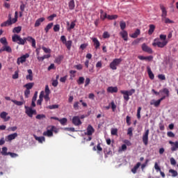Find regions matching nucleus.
<instances>
[{
    "instance_id": "nucleus-32",
    "label": "nucleus",
    "mask_w": 178,
    "mask_h": 178,
    "mask_svg": "<svg viewBox=\"0 0 178 178\" xmlns=\"http://www.w3.org/2000/svg\"><path fill=\"white\" fill-rule=\"evenodd\" d=\"M100 18L102 20H105V19H108V15L106 13L104 12V10H100Z\"/></svg>"
},
{
    "instance_id": "nucleus-17",
    "label": "nucleus",
    "mask_w": 178,
    "mask_h": 178,
    "mask_svg": "<svg viewBox=\"0 0 178 178\" xmlns=\"http://www.w3.org/2000/svg\"><path fill=\"white\" fill-rule=\"evenodd\" d=\"M92 41L95 45V49H98L99 47L101 46V43L99 42V40L97 38H92Z\"/></svg>"
},
{
    "instance_id": "nucleus-36",
    "label": "nucleus",
    "mask_w": 178,
    "mask_h": 178,
    "mask_svg": "<svg viewBox=\"0 0 178 178\" xmlns=\"http://www.w3.org/2000/svg\"><path fill=\"white\" fill-rule=\"evenodd\" d=\"M24 87L25 88H26V90H31V88H33V87H34V83H28L25 84L24 86Z\"/></svg>"
},
{
    "instance_id": "nucleus-50",
    "label": "nucleus",
    "mask_w": 178,
    "mask_h": 178,
    "mask_svg": "<svg viewBox=\"0 0 178 178\" xmlns=\"http://www.w3.org/2000/svg\"><path fill=\"white\" fill-rule=\"evenodd\" d=\"M126 122H127V126H130V124H131V118L127 115L126 118Z\"/></svg>"
},
{
    "instance_id": "nucleus-51",
    "label": "nucleus",
    "mask_w": 178,
    "mask_h": 178,
    "mask_svg": "<svg viewBox=\"0 0 178 178\" xmlns=\"http://www.w3.org/2000/svg\"><path fill=\"white\" fill-rule=\"evenodd\" d=\"M47 108H48V109H58V108H59V105L53 104V105L49 106Z\"/></svg>"
},
{
    "instance_id": "nucleus-29",
    "label": "nucleus",
    "mask_w": 178,
    "mask_h": 178,
    "mask_svg": "<svg viewBox=\"0 0 178 178\" xmlns=\"http://www.w3.org/2000/svg\"><path fill=\"white\" fill-rule=\"evenodd\" d=\"M35 140H36V141H38V143H40V144H42V143H44V141H45V137L44 136H34Z\"/></svg>"
},
{
    "instance_id": "nucleus-10",
    "label": "nucleus",
    "mask_w": 178,
    "mask_h": 178,
    "mask_svg": "<svg viewBox=\"0 0 178 178\" xmlns=\"http://www.w3.org/2000/svg\"><path fill=\"white\" fill-rule=\"evenodd\" d=\"M72 123L74 126H80L81 124V120L79 116H74L72 118Z\"/></svg>"
},
{
    "instance_id": "nucleus-56",
    "label": "nucleus",
    "mask_w": 178,
    "mask_h": 178,
    "mask_svg": "<svg viewBox=\"0 0 178 178\" xmlns=\"http://www.w3.org/2000/svg\"><path fill=\"white\" fill-rule=\"evenodd\" d=\"M8 131H16L17 130V127L16 126L14 127H10L8 128Z\"/></svg>"
},
{
    "instance_id": "nucleus-19",
    "label": "nucleus",
    "mask_w": 178,
    "mask_h": 178,
    "mask_svg": "<svg viewBox=\"0 0 178 178\" xmlns=\"http://www.w3.org/2000/svg\"><path fill=\"white\" fill-rule=\"evenodd\" d=\"M120 92L124 95L123 98L124 101H126L127 102H129V99H130V97L129 95V93H127V90H120Z\"/></svg>"
},
{
    "instance_id": "nucleus-23",
    "label": "nucleus",
    "mask_w": 178,
    "mask_h": 178,
    "mask_svg": "<svg viewBox=\"0 0 178 178\" xmlns=\"http://www.w3.org/2000/svg\"><path fill=\"white\" fill-rule=\"evenodd\" d=\"M44 20H45V18H44V17H40V18L38 19L35 21V27H40V26H41V24L42 23V22H44Z\"/></svg>"
},
{
    "instance_id": "nucleus-55",
    "label": "nucleus",
    "mask_w": 178,
    "mask_h": 178,
    "mask_svg": "<svg viewBox=\"0 0 178 178\" xmlns=\"http://www.w3.org/2000/svg\"><path fill=\"white\" fill-rule=\"evenodd\" d=\"M44 94H51V90H49V86L48 85L45 86V89H44Z\"/></svg>"
},
{
    "instance_id": "nucleus-8",
    "label": "nucleus",
    "mask_w": 178,
    "mask_h": 178,
    "mask_svg": "<svg viewBox=\"0 0 178 178\" xmlns=\"http://www.w3.org/2000/svg\"><path fill=\"white\" fill-rule=\"evenodd\" d=\"M3 51L8 52V54H12V47L8 44H5L2 47V48L0 49V54Z\"/></svg>"
},
{
    "instance_id": "nucleus-11",
    "label": "nucleus",
    "mask_w": 178,
    "mask_h": 178,
    "mask_svg": "<svg viewBox=\"0 0 178 178\" xmlns=\"http://www.w3.org/2000/svg\"><path fill=\"white\" fill-rule=\"evenodd\" d=\"M142 49L144 52H147V54H152L153 51L151 47H148L145 43L142 44Z\"/></svg>"
},
{
    "instance_id": "nucleus-40",
    "label": "nucleus",
    "mask_w": 178,
    "mask_h": 178,
    "mask_svg": "<svg viewBox=\"0 0 178 178\" xmlns=\"http://www.w3.org/2000/svg\"><path fill=\"white\" fill-rule=\"evenodd\" d=\"M169 173L171 174L172 177H177V175H178L177 171H176L173 169H170Z\"/></svg>"
},
{
    "instance_id": "nucleus-22",
    "label": "nucleus",
    "mask_w": 178,
    "mask_h": 178,
    "mask_svg": "<svg viewBox=\"0 0 178 178\" xmlns=\"http://www.w3.org/2000/svg\"><path fill=\"white\" fill-rule=\"evenodd\" d=\"M44 91H41L39 95V99L37 101V105H42L44 98Z\"/></svg>"
},
{
    "instance_id": "nucleus-18",
    "label": "nucleus",
    "mask_w": 178,
    "mask_h": 178,
    "mask_svg": "<svg viewBox=\"0 0 178 178\" xmlns=\"http://www.w3.org/2000/svg\"><path fill=\"white\" fill-rule=\"evenodd\" d=\"M147 70L149 79L154 80V79H155V75L154 74V72H152V70H151V67L149 66L147 67Z\"/></svg>"
},
{
    "instance_id": "nucleus-33",
    "label": "nucleus",
    "mask_w": 178,
    "mask_h": 178,
    "mask_svg": "<svg viewBox=\"0 0 178 178\" xmlns=\"http://www.w3.org/2000/svg\"><path fill=\"white\" fill-rule=\"evenodd\" d=\"M8 26H12V21L8 19L1 24V27H8Z\"/></svg>"
},
{
    "instance_id": "nucleus-34",
    "label": "nucleus",
    "mask_w": 178,
    "mask_h": 178,
    "mask_svg": "<svg viewBox=\"0 0 178 178\" xmlns=\"http://www.w3.org/2000/svg\"><path fill=\"white\" fill-rule=\"evenodd\" d=\"M73 43V42L72 40H68L66 42L64 43V44L65 45V47H67V49L68 51H70V49H72V44Z\"/></svg>"
},
{
    "instance_id": "nucleus-12",
    "label": "nucleus",
    "mask_w": 178,
    "mask_h": 178,
    "mask_svg": "<svg viewBox=\"0 0 178 178\" xmlns=\"http://www.w3.org/2000/svg\"><path fill=\"white\" fill-rule=\"evenodd\" d=\"M31 42L33 48H35V39H34L33 37L28 36L27 38H25V42Z\"/></svg>"
},
{
    "instance_id": "nucleus-46",
    "label": "nucleus",
    "mask_w": 178,
    "mask_h": 178,
    "mask_svg": "<svg viewBox=\"0 0 178 178\" xmlns=\"http://www.w3.org/2000/svg\"><path fill=\"white\" fill-rule=\"evenodd\" d=\"M45 118H47V116L44 114H38L36 115L38 120H42V119H45Z\"/></svg>"
},
{
    "instance_id": "nucleus-6",
    "label": "nucleus",
    "mask_w": 178,
    "mask_h": 178,
    "mask_svg": "<svg viewBox=\"0 0 178 178\" xmlns=\"http://www.w3.org/2000/svg\"><path fill=\"white\" fill-rule=\"evenodd\" d=\"M29 57H30V55L29 54H26L22 56L21 57H19L17 59V64L20 65V63H24V62H26L27 58H29Z\"/></svg>"
},
{
    "instance_id": "nucleus-4",
    "label": "nucleus",
    "mask_w": 178,
    "mask_h": 178,
    "mask_svg": "<svg viewBox=\"0 0 178 178\" xmlns=\"http://www.w3.org/2000/svg\"><path fill=\"white\" fill-rule=\"evenodd\" d=\"M25 113H26L29 118H33V115H37V111L33 110L31 107H28L27 106H25Z\"/></svg>"
},
{
    "instance_id": "nucleus-52",
    "label": "nucleus",
    "mask_w": 178,
    "mask_h": 178,
    "mask_svg": "<svg viewBox=\"0 0 178 178\" xmlns=\"http://www.w3.org/2000/svg\"><path fill=\"white\" fill-rule=\"evenodd\" d=\"M140 113H141V107H138V110H137V115H136L138 119H141V114Z\"/></svg>"
},
{
    "instance_id": "nucleus-16",
    "label": "nucleus",
    "mask_w": 178,
    "mask_h": 178,
    "mask_svg": "<svg viewBox=\"0 0 178 178\" xmlns=\"http://www.w3.org/2000/svg\"><path fill=\"white\" fill-rule=\"evenodd\" d=\"M160 8L162 12L161 17H162V19H165L166 17V16H168V11H166V8L162 4L160 5Z\"/></svg>"
},
{
    "instance_id": "nucleus-59",
    "label": "nucleus",
    "mask_w": 178,
    "mask_h": 178,
    "mask_svg": "<svg viewBox=\"0 0 178 178\" xmlns=\"http://www.w3.org/2000/svg\"><path fill=\"white\" fill-rule=\"evenodd\" d=\"M76 26V24L74 22H71V24L69 28H67V31H70L72 29H73Z\"/></svg>"
},
{
    "instance_id": "nucleus-63",
    "label": "nucleus",
    "mask_w": 178,
    "mask_h": 178,
    "mask_svg": "<svg viewBox=\"0 0 178 178\" xmlns=\"http://www.w3.org/2000/svg\"><path fill=\"white\" fill-rule=\"evenodd\" d=\"M158 79H159V80H166V76H165V74H159L158 75Z\"/></svg>"
},
{
    "instance_id": "nucleus-26",
    "label": "nucleus",
    "mask_w": 178,
    "mask_h": 178,
    "mask_svg": "<svg viewBox=\"0 0 178 178\" xmlns=\"http://www.w3.org/2000/svg\"><path fill=\"white\" fill-rule=\"evenodd\" d=\"M154 31H155V25L154 24L149 25V31H148L149 35H152Z\"/></svg>"
},
{
    "instance_id": "nucleus-35",
    "label": "nucleus",
    "mask_w": 178,
    "mask_h": 178,
    "mask_svg": "<svg viewBox=\"0 0 178 178\" xmlns=\"http://www.w3.org/2000/svg\"><path fill=\"white\" fill-rule=\"evenodd\" d=\"M150 105H154L156 108H158V106L161 105V100H153L152 102H150Z\"/></svg>"
},
{
    "instance_id": "nucleus-2",
    "label": "nucleus",
    "mask_w": 178,
    "mask_h": 178,
    "mask_svg": "<svg viewBox=\"0 0 178 178\" xmlns=\"http://www.w3.org/2000/svg\"><path fill=\"white\" fill-rule=\"evenodd\" d=\"M12 40L13 42H17L19 45H24L26 44L25 38H22L20 35L15 34L12 36Z\"/></svg>"
},
{
    "instance_id": "nucleus-28",
    "label": "nucleus",
    "mask_w": 178,
    "mask_h": 178,
    "mask_svg": "<svg viewBox=\"0 0 178 178\" xmlns=\"http://www.w3.org/2000/svg\"><path fill=\"white\" fill-rule=\"evenodd\" d=\"M1 155L3 156H8L9 155V152H8V147H3L1 152Z\"/></svg>"
},
{
    "instance_id": "nucleus-57",
    "label": "nucleus",
    "mask_w": 178,
    "mask_h": 178,
    "mask_svg": "<svg viewBox=\"0 0 178 178\" xmlns=\"http://www.w3.org/2000/svg\"><path fill=\"white\" fill-rule=\"evenodd\" d=\"M111 136H118V129H111Z\"/></svg>"
},
{
    "instance_id": "nucleus-42",
    "label": "nucleus",
    "mask_w": 178,
    "mask_h": 178,
    "mask_svg": "<svg viewBox=\"0 0 178 178\" xmlns=\"http://www.w3.org/2000/svg\"><path fill=\"white\" fill-rule=\"evenodd\" d=\"M47 129H51V132H53V133H58V131H59L58 128H56V127H55V126H49V127H47Z\"/></svg>"
},
{
    "instance_id": "nucleus-44",
    "label": "nucleus",
    "mask_w": 178,
    "mask_h": 178,
    "mask_svg": "<svg viewBox=\"0 0 178 178\" xmlns=\"http://www.w3.org/2000/svg\"><path fill=\"white\" fill-rule=\"evenodd\" d=\"M160 92H163L166 95V97H169V89L164 88L163 90H160Z\"/></svg>"
},
{
    "instance_id": "nucleus-27",
    "label": "nucleus",
    "mask_w": 178,
    "mask_h": 178,
    "mask_svg": "<svg viewBox=\"0 0 178 178\" xmlns=\"http://www.w3.org/2000/svg\"><path fill=\"white\" fill-rule=\"evenodd\" d=\"M140 33L141 31L140 29H136V31L130 35V37L131 38H137V37L140 35Z\"/></svg>"
},
{
    "instance_id": "nucleus-30",
    "label": "nucleus",
    "mask_w": 178,
    "mask_h": 178,
    "mask_svg": "<svg viewBox=\"0 0 178 178\" xmlns=\"http://www.w3.org/2000/svg\"><path fill=\"white\" fill-rule=\"evenodd\" d=\"M63 60V56H58L55 58L54 63H57V65H60V63H62Z\"/></svg>"
},
{
    "instance_id": "nucleus-47",
    "label": "nucleus",
    "mask_w": 178,
    "mask_h": 178,
    "mask_svg": "<svg viewBox=\"0 0 178 178\" xmlns=\"http://www.w3.org/2000/svg\"><path fill=\"white\" fill-rule=\"evenodd\" d=\"M178 149V141L175 142L174 145L171 147V151H177Z\"/></svg>"
},
{
    "instance_id": "nucleus-61",
    "label": "nucleus",
    "mask_w": 178,
    "mask_h": 178,
    "mask_svg": "<svg viewBox=\"0 0 178 178\" xmlns=\"http://www.w3.org/2000/svg\"><path fill=\"white\" fill-rule=\"evenodd\" d=\"M19 9H20V12H24V9H26V4H24V3L22 2Z\"/></svg>"
},
{
    "instance_id": "nucleus-39",
    "label": "nucleus",
    "mask_w": 178,
    "mask_h": 178,
    "mask_svg": "<svg viewBox=\"0 0 178 178\" xmlns=\"http://www.w3.org/2000/svg\"><path fill=\"white\" fill-rule=\"evenodd\" d=\"M162 21L165 23V24H171L172 23H175L172 20L165 17V18H163Z\"/></svg>"
},
{
    "instance_id": "nucleus-60",
    "label": "nucleus",
    "mask_w": 178,
    "mask_h": 178,
    "mask_svg": "<svg viewBox=\"0 0 178 178\" xmlns=\"http://www.w3.org/2000/svg\"><path fill=\"white\" fill-rule=\"evenodd\" d=\"M54 17H56V14H53V15H51L50 16H49L47 17L49 22H52V20H54Z\"/></svg>"
},
{
    "instance_id": "nucleus-38",
    "label": "nucleus",
    "mask_w": 178,
    "mask_h": 178,
    "mask_svg": "<svg viewBox=\"0 0 178 178\" xmlns=\"http://www.w3.org/2000/svg\"><path fill=\"white\" fill-rule=\"evenodd\" d=\"M84 76H80L76 81V83L79 86H81V84H84Z\"/></svg>"
},
{
    "instance_id": "nucleus-53",
    "label": "nucleus",
    "mask_w": 178,
    "mask_h": 178,
    "mask_svg": "<svg viewBox=\"0 0 178 178\" xmlns=\"http://www.w3.org/2000/svg\"><path fill=\"white\" fill-rule=\"evenodd\" d=\"M154 169H155V170L158 172H161V171H162L161 170V167H159V165H158V163H154Z\"/></svg>"
},
{
    "instance_id": "nucleus-48",
    "label": "nucleus",
    "mask_w": 178,
    "mask_h": 178,
    "mask_svg": "<svg viewBox=\"0 0 178 178\" xmlns=\"http://www.w3.org/2000/svg\"><path fill=\"white\" fill-rule=\"evenodd\" d=\"M0 42L2 44L3 46L8 45V40H6V38H1L0 39Z\"/></svg>"
},
{
    "instance_id": "nucleus-49",
    "label": "nucleus",
    "mask_w": 178,
    "mask_h": 178,
    "mask_svg": "<svg viewBox=\"0 0 178 178\" xmlns=\"http://www.w3.org/2000/svg\"><path fill=\"white\" fill-rule=\"evenodd\" d=\"M107 19L108 20H115V19H118V15H107Z\"/></svg>"
},
{
    "instance_id": "nucleus-9",
    "label": "nucleus",
    "mask_w": 178,
    "mask_h": 178,
    "mask_svg": "<svg viewBox=\"0 0 178 178\" xmlns=\"http://www.w3.org/2000/svg\"><path fill=\"white\" fill-rule=\"evenodd\" d=\"M95 132V129H94V127L91 126V124H89L87 127L86 132L85 133L86 136H91L92 134H94Z\"/></svg>"
},
{
    "instance_id": "nucleus-5",
    "label": "nucleus",
    "mask_w": 178,
    "mask_h": 178,
    "mask_svg": "<svg viewBox=\"0 0 178 178\" xmlns=\"http://www.w3.org/2000/svg\"><path fill=\"white\" fill-rule=\"evenodd\" d=\"M148 136H149V129H147L143 135L142 140L144 145H148Z\"/></svg>"
},
{
    "instance_id": "nucleus-14",
    "label": "nucleus",
    "mask_w": 178,
    "mask_h": 178,
    "mask_svg": "<svg viewBox=\"0 0 178 178\" xmlns=\"http://www.w3.org/2000/svg\"><path fill=\"white\" fill-rule=\"evenodd\" d=\"M8 116V113L3 111L2 113H0V118L1 119H3L4 122H8L10 119V117Z\"/></svg>"
},
{
    "instance_id": "nucleus-13",
    "label": "nucleus",
    "mask_w": 178,
    "mask_h": 178,
    "mask_svg": "<svg viewBox=\"0 0 178 178\" xmlns=\"http://www.w3.org/2000/svg\"><path fill=\"white\" fill-rule=\"evenodd\" d=\"M120 35L122 37V38L124 40V41H127V40L129 38V33H127V31H120Z\"/></svg>"
},
{
    "instance_id": "nucleus-7",
    "label": "nucleus",
    "mask_w": 178,
    "mask_h": 178,
    "mask_svg": "<svg viewBox=\"0 0 178 178\" xmlns=\"http://www.w3.org/2000/svg\"><path fill=\"white\" fill-rule=\"evenodd\" d=\"M17 136L18 134L16 132L9 134L8 136H6V141H7V143H11L13 140L17 138Z\"/></svg>"
},
{
    "instance_id": "nucleus-1",
    "label": "nucleus",
    "mask_w": 178,
    "mask_h": 178,
    "mask_svg": "<svg viewBox=\"0 0 178 178\" xmlns=\"http://www.w3.org/2000/svg\"><path fill=\"white\" fill-rule=\"evenodd\" d=\"M159 38L162 42L159 41V39L156 38L154 40L152 46L158 47V48H165V47L168 45V41L166 40V35L161 34L160 35Z\"/></svg>"
},
{
    "instance_id": "nucleus-54",
    "label": "nucleus",
    "mask_w": 178,
    "mask_h": 178,
    "mask_svg": "<svg viewBox=\"0 0 178 178\" xmlns=\"http://www.w3.org/2000/svg\"><path fill=\"white\" fill-rule=\"evenodd\" d=\"M110 105L111 106V109H112L113 112H115L116 111V104H115V102H111Z\"/></svg>"
},
{
    "instance_id": "nucleus-43",
    "label": "nucleus",
    "mask_w": 178,
    "mask_h": 178,
    "mask_svg": "<svg viewBox=\"0 0 178 178\" xmlns=\"http://www.w3.org/2000/svg\"><path fill=\"white\" fill-rule=\"evenodd\" d=\"M120 27L122 31H125L124 29H126V22L124 21H121L120 22Z\"/></svg>"
},
{
    "instance_id": "nucleus-31",
    "label": "nucleus",
    "mask_w": 178,
    "mask_h": 178,
    "mask_svg": "<svg viewBox=\"0 0 178 178\" xmlns=\"http://www.w3.org/2000/svg\"><path fill=\"white\" fill-rule=\"evenodd\" d=\"M140 166H141V163L140 162L137 163L136 165L131 169L132 173L136 175V173H137V169H138Z\"/></svg>"
},
{
    "instance_id": "nucleus-64",
    "label": "nucleus",
    "mask_w": 178,
    "mask_h": 178,
    "mask_svg": "<svg viewBox=\"0 0 178 178\" xmlns=\"http://www.w3.org/2000/svg\"><path fill=\"white\" fill-rule=\"evenodd\" d=\"M79 102H76L74 103V109H75V111H79Z\"/></svg>"
},
{
    "instance_id": "nucleus-45",
    "label": "nucleus",
    "mask_w": 178,
    "mask_h": 178,
    "mask_svg": "<svg viewBox=\"0 0 178 178\" xmlns=\"http://www.w3.org/2000/svg\"><path fill=\"white\" fill-rule=\"evenodd\" d=\"M20 31H22V26L15 27L13 30V32L17 33V34H19V33H20Z\"/></svg>"
},
{
    "instance_id": "nucleus-3",
    "label": "nucleus",
    "mask_w": 178,
    "mask_h": 178,
    "mask_svg": "<svg viewBox=\"0 0 178 178\" xmlns=\"http://www.w3.org/2000/svg\"><path fill=\"white\" fill-rule=\"evenodd\" d=\"M122 58H115L111 63H110V68L112 70H116L118 69V66L122 63Z\"/></svg>"
},
{
    "instance_id": "nucleus-37",
    "label": "nucleus",
    "mask_w": 178,
    "mask_h": 178,
    "mask_svg": "<svg viewBox=\"0 0 178 178\" xmlns=\"http://www.w3.org/2000/svg\"><path fill=\"white\" fill-rule=\"evenodd\" d=\"M58 122H60V124H62V126H66V124L67 123V118H63L62 119H59Z\"/></svg>"
},
{
    "instance_id": "nucleus-62",
    "label": "nucleus",
    "mask_w": 178,
    "mask_h": 178,
    "mask_svg": "<svg viewBox=\"0 0 178 178\" xmlns=\"http://www.w3.org/2000/svg\"><path fill=\"white\" fill-rule=\"evenodd\" d=\"M111 37V35H109V33L108 31H105L103 33V38H109Z\"/></svg>"
},
{
    "instance_id": "nucleus-41",
    "label": "nucleus",
    "mask_w": 178,
    "mask_h": 178,
    "mask_svg": "<svg viewBox=\"0 0 178 178\" xmlns=\"http://www.w3.org/2000/svg\"><path fill=\"white\" fill-rule=\"evenodd\" d=\"M53 26H54V23H52V22L48 24L47 26L44 28V31H46V33H48L49 31V30H51V29H52Z\"/></svg>"
},
{
    "instance_id": "nucleus-58",
    "label": "nucleus",
    "mask_w": 178,
    "mask_h": 178,
    "mask_svg": "<svg viewBox=\"0 0 178 178\" xmlns=\"http://www.w3.org/2000/svg\"><path fill=\"white\" fill-rule=\"evenodd\" d=\"M59 30H60V26L59 24H56L54 26V31H55V33L59 31Z\"/></svg>"
},
{
    "instance_id": "nucleus-20",
    "label": "nucleus",
    "mask_w": 178,
    "mask_h": 178,
    "mask_svg": "<svg viewBox=\"0 0 178 178\" xmlns=\"http://www.w3.org/2000/svg\"><path fill=\"white\" fill-rule=\"evenodd\" d=\"M27 72H28V75H26V80L33 81V70L29 69L27 70Z\"/></svg>"
},
{
    "instance_id": "nucleus-15",
    "label": "nucleus",
    "mask_w": 178,
    "mask_h": 178,
    "mask_svg": "<svg viewBox=\"0 0 178 178\" xmlns=\"http://www.w3.org/2000/svg\"><path fill=\"white\" fill-rule=\"evenodd\" d=\"M13 104L15 105H17V106H22V105H24V104H26V101H24V99L23 98V96H21V102L17 101V100H11Z\"/></svg>"
},
{
    "instance_id": "nucleus-21",
    "label": "nucleus",
    "mask_w": 178,
    "mask_h": 178,
    "mask_svg": "<svg viewBox=\"0 0 178 178\" xmlns=\"http://www.w3.org/2000/svg\"><path fill=\"white\" fill-rule=\"evenodd\" d=\"M43 136L46 137H52L54 136V133L52 132L51 128H49L47 131L43 132Z\"/></svg>"
},
{
    "instance_id": "nucleus-25",
    "label": "nucleus",
    "mask_w": 178,
    "mask_h": 178,
    "mask_svg": "<svg viewBox=\"0 0 178 178\" xmlns=\"http://www.w3.org/2000/svg\"><path fill=\"white\" fill-rule=\"evenodd\" d=\"M76 6V4L74 3V0H71L68 3V8L70 10H73Z\"/></svg>"
},
{
    "instance_id": "nucleus-24",
    "label": "nucleus",
    "mask_w": 178,
    "mask_h": 178,
    "mask_svg": "<svg viewBox=\"0 0 178 178\" xmlns=\"http://www.w3.org/2000/svg\"><path fill=\"white\" fill-rule=\"evenodd\" d=\"M107 92H111V94H113V92H118V88L116 86H109L107 88Z\"/></svg>"
}]
</instances>
